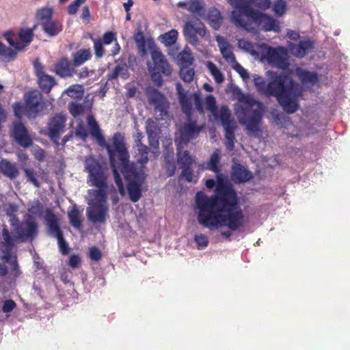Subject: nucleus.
<instances>
[{
    "label": "nucleus",
    "mask_w": 350,
    "mask_h": 350,
    "mask_svg": "<svg viewBox=\"0 0 350 350\" xmlns=\"http://www.w3.org/2000/svg\"><path fill=\"white\" fill-rule=\"evenodd\" d=\"M68 217L70 224L74 228L80 229L82 227V215L76 204L68 209Z\"/></svg>",
    "instance_id": "c85d7f7f"
},
{
    "label": "nucleus",
    "mask_w": 350,
    "mask_h": 350,
    "mask_svg": "<svg viewBox=\"0 0 350 350\" xmlns=\"http://www.w3.org/2000/svg\"><path fill=\"white\" fill-rule=\"evenodd\" d=\"M286 3L284 0H277L273 5V10L278 16H282L286 11Z\"/></svg>",
    "instance_id": "de8ad7c7"
},
{
    "label": "nucleus",
    "mask_w": 350,
    "mask_h": 350,
    "mask_svg": "<svg viewBox=\"0 0 350 350\" xmlns=\"http://www.w3.org/2000/svg\"><path fill=\"white\" fill-rule=\"evenodd\" d=\"M296 73L299 75L301 81L304 83L306 81V70L297 68L296 69Z\"/></svg>",
    "instance_id": "338daca9"
},
{
    "label": "nucleus",
    "mask_w": 350,
    "mask_h": 350,
    "mask_svg": "<svg viewBox=\"0 0 350 350\" xmlns=\"http://www.w3.org/2000/svg\"><path fill=\"white\" fill-rule=\"evenodd\" d=\"M81 265V257L77 254H72L70 256L68 265L73 268H77Z\"/></svg>",
    "instance_id": "680f3d73"
},
{
    "label": "nucleus",
    "mask_w": 350,
    "mask_h": 350,
    "mask_svg": "<svg viewBox=\"0 0 350 350\" xmlns=\"http://www.w3.org/2000/svg\"><path fill=\"white\" fill-rule=\"evenodd\" d=\"M1 173L11 180L15 179L19 174V171L14 163L6 159L0 161Z\"/></svg>",
    "instance_id": "bb28decb"
},
{
    "label": "nucleus",
    "mask_w": 350,
    "mask_h": 350,
    "mask_svg": "<svg viewBox=\"0 0 350 350\" xmlns=\"http://www.w3.org/2000/svg\"><path fill=\"white\" fill-rule=\"evenodd\" d=\"M146 94L149 104L154 107L156 112H159L160 118L163 119L167 116L169 102L165 96L158 90L152 87H148L146 90Z\"/></svg>",
    "instance_id": "2eb2a0df"
},
{
    "label": "nucleus",
    "mask_w": 350,
    "mask_h": 350,
    "mask_svg": "<svg viewBox=\"0 0 350 350\" xmlns=\"http://www.w3.org/2000/svg\"><path fill=\"white\" fill-rule=\"evenodd\" d=\"M90 258L94 261H98L102 258L101 252L96 247L90 248Z\"/></svg>",
    "instance_id": "052dcab7"
},
{
    "label": "nucleus",
    "mask_w": 350,
    "mask_h": 350,
    "mask_svg": "<svg viewBox=\"0 0 350 350\" xmlns=\"http://www.w3.org/2000/svg\"><path fill=\"white\" fill-rule=\"evenodd\" d=\"M239 102L249 107H243L238 116L239 122L245 126L247 131L256 136L260 131L263 116V104L250 94H243L239 98Z\"/></svg>",
    "instance_id": "39448f33"
},
{
    "label": "nucleus",
    "mask_w": 350,
    "mask_h": 350,
    "mask_svg": "<svg viewBox=\"0 0 350 350\" xmlns=\"http://www.w3.org/2000/svg\"><path fill=\"white\" fill-rule=\"evenodd\" d=\"M45 220L49 234L57 239L58 247L61 254L64 256L68 254L70 247L64 238V234L60 228L57 217L52 211L48 210L46 213Z\"/></svg>",
    "instance_id": "f8f14e48"
},
{
    "label": "nucleus",
    "mask_w": 350,
    "mask_h": 350,
    "mask_svg": "<svg viewBox=\"0 0 350 350\" xmlns=\"http://www.w3.org/2000/svg\"><path fill=\"white\" fill-rule=\"evenodd\" d=\"M245 12V16L254 21L256 25H261L265 31H280V23L272 16L265 14L258 10L249 8L246 5H243L241 8Z\"/></svg>",
    "instance_id": "1a4fd4ad"
},
{
    "label": "nucleus",
    "mask_w": 350,
    "mask_h": 350,
    "mask_svg": "<svg viewBox=\"0 0 350 350\" xmlns=\"http://www.w3.org/2000/svg\"><path fill=\"white\" fill-rule=\"evenodd\" d=\"M37 25H35L32 28L22 27L19 29L18 35L20 39V44H22L23 51L27 47L33 40L34 36V30L36 29Z\"/></svg>",
    "instance_id": "cd10ccee"
},
{
    "label": "nucleus",
    "mask_w": 350,
    "mask_h": 350,
    "mask_svg": "<svg viewBox=\"0 0 350 350\" xmlns=\"http://www.w3.org/2000/svg\"><path fill=\"white\" fill-rule=\"evenodd\" d=\"M187 10L193 14L202 17L204 14V8L200 0H188Z\"/></svg>",
    "instance_id": "72a5a7b5"
},
{
    "label": "nucleus",
    "mask_w": 350,
    "mask_h": 350,
    "mask_svg": "<svg viewBox=\"0 0 350 350\" xmlns=\"http://www.w3.org/2000/svg\"><path fill=\"white\" fill-rule=\"evenodd\" d=\"M53 14V10L49 8H42L36 12V18L39 21L42 30L51 37L57 36L63 29L61 22L52 18Z\"/></svg>",
    "instance_id": "9b49d317"
},
{
    "label": "nucleus",
    "mask_w": 350,
    "mask_h": 350,
    "mask_svg": "<svg viewBox=\"0 0 350 350\" xmlns=\"http://www.w3.org/2000/svg\"><path fill=\"white\" fill-rule=\"evenodd\" d=\"M14 235H12L8 230L10 237L13 239L14 248L16 243H24L27 241H32L38 234V224L32 219L22 221L14 228Z\"/></svg>",
    "instance_id": "9d476101"
},
{
    "label": "nucleus",
    "mask_w": 350,
    "mask_h": 350,
    "mask_svg": "<svg viewBox=\"0 0 350 350\" xmlns=\"http://www.w3.org/2000/svg\"><path fill=\"white\" fill-rule=\"evenodd\" d=\"M86 0H75L67 8V12L69 15L77 14L79 7L84 3Z\"/></svg>",
    "instance_id": "3c124183"
},
{
    "label": "nucleus",
    "mask_w": 350,
    "mask_h": 350,
    "mask_svg": "<svg viewBox=\"0 0 350 350\" xmlns=\"http://www.w3.org/2000/svg\"><path fill=\"white\" fill-rule=\"evenodd\" d=\"M2 241H0V252L2 254L1 260L10 265V275L16 278L21 274L17 256L12 254L14 248L13 239L8 234V229L6 226L2 229Z\"/></svg>",
    "instance_id": "0eeeda50"
},
{
    "label": "nucleus",
    "mask_w": 350,
    "mask_h": 350,
    "mask_svg": "<svg viewBox=\"0 0 350 350\" xmlns=\"http://www.w3.org/2000/svg\"><path fill=\"white\" fill-rule=\"evenodd\" d=\"M55 73L61 77H72L75 72L71 62L67 58H61L55 65Z\"/></svg>",
    "instance_id": "393cba45"
},
{
    "label": "nucleus",
    "mask_w": 350,
    "mask_h": 350,
    "mask_svg": "<svg viewBox=\"0 0 350 350\" xmlns=\"http://www.w3.org/2000/svg\"><path fill=\"white\" fill-rule=\"evenodd\" d=\"M66 117L64 114L57 113L52 117L48 123L49 136L53 142H57L60 133L64 131Z\"/></svg>",
    "instance_id": "aec40b11"
},
{
    "label": "nucleus",
    "mask_w": 350,
    "mask_h": 350,
    "mask_svg": "<svg viewBox=\"0 0 350 350\" xmlns=\"http://www.w3.org/2000/svg\"><path fill=\"white\" fill-rule=\"evenodd\" d=\"M185 145H180V148L178 149V144H177V162L180 166V168L193 167L195 163V159L190 155L188 150L182 151Z\"/></svg>",
    "instance_id": "a878e982"
},
{
    "label": "nucleus",
    "mask_w": 350,
    "mask_h": 350,
    "mask_svg": "<svg viewBox=\"0 0 350 350\" xmlns=\"http://www.w3.org/2000/svg\"><path fill=\"white\" fill-rule=\"evenodd\" d=\"M90 16L91 15H90V12L89 8L88 6H84L82 8L81 18L83 20L88 21L90 18Z\"/></svg>",
    "instance_id": "774afa93"
},
{
    "label": "nucleus",
    "mask_w": 350,
    "mask_h": 350,
    "mask_svg": "<svg viewBox=\"0 0 350 350\" xmlns=\"http://www.w3.org/2000/svg\"><path fill=\"white\" fill-rule=\"evenodd\" d=\"M254 83L260 94L275 97L286 113H293L298 109L297 99L301 95V86L290 75L273 73L268 83L262 77L256 75Z\"/></svg>",
    "instance_id": "7ed1b4c3"
},
{
    "label": "nucleus",
    "mask_w": 350,
    "mask_h": 350,
    "mask_svg": "<svg viewBox=\"0 0 350 350\" xmlns=\"http://www.w3.org/2000/svg\"><path fill=\"white\" fill-rule=\"evenodd\" d=\"M266 59L271 65L276 68L284 70L288 66L286 51L283 47H269Z\"/></svg>",
    "instance_id": "6ab92c4d"
},
{
    "label": "nucleus",
    "mask_w": 350,
    "mask_h": 350,
    "mask_svg": "<svg viewBox=\"0 0 350 350\" xmlns=\"http://www.w3.org/2000/svg\"><path fill=\"white\" fill-rule=\"evenodd\" d=\"M194 74V70L189 66H183L180 70V77L186 83H190L193 81Z\"/></svg>",
    "instance_id": "79ce46f5"
},
{
    "label": "nucleus",
    "mask_w": 350,
    "mask_h": 350,
    "mask_svg": "<svg viewBox=\"0 0 350 350\" xmlns=\"http://www.w3.org/2000/svg\"><path fill=\"white\" fill-rule=\"evenodd\" d=\"M94 42V50L95 55L97 58H101L105 54V49L103 46V42L100 38H94L91 37Z\"/></svg>",
    "instance_id": "a18cd8bd"
},
{
    "label": "nucleus",
    "mask_w": 350,
    "mask_h": 350,
    "mask_svg": "<svg viewBox=\"0 0 350 350\" xmlns=\"http://www.w3.org/2000/svg\"><path fill=\"white\" fill-rule=\"evenodd\" d=\"M68 109L70 114L74 118H77L82 113L84 110V107L81 104L77 103L75 102H70L68 103Z\"/></svg>",
    "instance_id": "09e8293b"
},
{
    "label": "nucleus",
    "mask_w": 350,
    "mask_h": 350,
    "mask_svg": "<svg viewBox=\"0 0 350 350\" xmlns=\"http://www.w3.org/2000/svg\"><path fill=\"white\" fill-rule=\"evenodd\" d=\"M87 122L91 136L100 146L105 147L107 150L114 181L120 194L122 196H124L125 189L119 171L122 172L127 182L126 187L130 200L133 202H137L142 197V187L146 178V174L142 167L137 166L134 162H130V155L123 135L119 132L113 135L112 137L113 148H112L106 142L101 129L94 116H89Z\"/></svg>",
    "instance_id": "f03ea898"
},
{
    "label": "nucleus",
    "mask_w": 350,
    "mask_h": 350,
    "mask_svg": "<svg viewBox=\"0 0 350 350\" xmlns=\"http://www.w3.org/2000/svg\"><path fill=\"white\" fill-rule=\"evenodd\" d=\"M28 212L33 215H40L43 212V205L38 199L28 205Z\"/></svg>",
    "instance_id": "c03bdc74"
},
{
    "label": "nucleus",
    "mask_w": 350,
    "mask_h": 350,
    "mask_svg": "<svg viewBox=\"0 0 350 350\" xmlns=\"http://www.w3.org/2000/svg\"><path fill=\"white\" fill-rule=\"evenodd\" d=\"M38 83L41 90L46 94L51 92L56 83L55 78L47 74L38 78Z\"/></svg>",
    "instance_id": "c756f323"
},
{
    "label": "nucleus",
    "mask_w": 350,
    "mask_h": 350,
    "mask_svg": "<svg viewBox=\"0 0 350 350\" xmlns=\"http://www.w3.org/2000/svg\"><path fill=\"white\" fill-rule=\"evenodd\" d=\"M207 19L211 26L213 28L217 29L219 28L222 23L223 18L220 12L217 9L212 8L208 10Z\"/></svg>",
    "instance_id": "7c9ffc66"
},
{
    "label": "nucleus",
    "mask_w": 350,
    "mask_h": 350,
    "mask_svg": "<svg viewBox=\"0 0 350 350\" xmlns=\"http://www.w3.org/2000/svg\"><path fill=\"white\" fill-rule=\"evenodd\" d=\"M206 66L217 83H220L224 81V77L223 74L214 63L207 62Z\"/></svg>",
    "instance_id": "58836bf2"
},
{
    "label": "nucleus",
    "mask_w": 350,
    "mask_h": 350,
    "mask_svg": "<svg viewBox=\"0 0 350 350\" xmlns=\"http://www.w3.org/2000/svg\"><path fill=\"white\" fill-rule=\"evenodd\" d=\"M151 58L152 65L148 64L151 79L156 85L161 86L163 82L161 75L170 76L172 73V68L164 55L160 51L152 50L151 51Z\"/></svg>",
    "instance_id": "6e6552de"
},
{
    "label": "nucleus",
    "mask_w": 350,
    "mask_h": 350,
    "mask_svg": "<svg viewBox=\"0 0 350 350\" xmlns=\"http://www.w3.org/2000/svg\"><path fill=\"white\" fill-rule=\"evenodd\" d=\"M219 120L225 130L226 146L229 150H232L234 148V131L237 129V123L228 106L221 107Z\"/></svg>",
    "instance_id": "ddd939ff"
},
{
    "label": "nucleus",
    "mask_w": 350,
    "mask_h": 350,
    "mask_svg": "<svg viewBox=\"0 0 350 350\" xmlns=\"http://www.w3.org/2000/svg\"><path fill=\"white\" fill-rule=\"evenodd\" d=\"M196 204L198 210V221L211 230L227 227L230 231H241L246 219L238 204V196L230 185L219 181L214 194L208 196L202 191L196 194Z\"/></svg>",
    "instance_id": "f257e3e1"
},
{
    "label": "nucleus",
    "mask_w": 350,
    "mask_h": 350,
    "mask_svg": "<svg viewBox=\"0 0 350 350\" xmlns=\"http://www.w3.org/2000/svg\"><path fill=\"white\" fill-rule=\"evenodd\" d=\"M206 27L204 24L198 18L193 21H187L183 27L185 37L192 45H197L199 43L198 35L204 37L206 35Z\"/></svg>",
    "instance_id": "f3484780"
},
{
    "label": "nucleus",
    "mask_w": 350,
    "mask_h": 350,
    "mask_svg": "<svg viewBox=\"0 0 350 350\" xmlns=\"http://www.w3.org/2000/svg\"><path fill=\"white\" fill-rule=\"evenodd\" d=\"M178 59L184 66H189L193 62V57L190 51L184 50L178 55Z\"/></svg>",
    "instance_id": "37998d69"
},
{
    "label": "nucleus",
    "mask_w": 350,
    "mask_h": 350,
    "mask_svg": "<svg viewBox=\"0 0 350 350\" xmlns=\"http://www.w3.org/2000/svg\"><path fill=\"white\" fill-rule=\"evenodd\" d=\"M33 68L35 70V74L38 78L42 77V75H46L44 72V66L42 64L39 62L38 59H36L33 62Z\"/></svg>",
    "instance_id": "bf43d9fd"
},
{
    "label": "nucleus",
    "mask_w": 350,
    "mask_h": 350,
    "mask_svg": "<svg viewBox=\"0 0 350 350\" xmlns=\"http://www.w3.org/2000/svg\"><path fill=\"white\" fill-rule=\"evenodd\" d=\"M23 171L28 181L31 182L36 187L38 188L40 187V184L37 178V174L33 169L25 167L23 169Z\"/></svg>",
    "instance_id": "49530a36"
},
{
    "label": "nucleus",
    "mask_w": 350,
    "mask_h": 350,
    "mask_svg": "<svg viewBox=\"0 0 350 350\" xmlns=\"http://www.w3.org/2000/svg\"><path fill=\"white\" fill-rule=\"evenodd\" d=\"M92 57L90 49L77 51L73 57V66L77 67L82 65Z\"/></svg>",
    "instance_id": "2f4dec72"
},
{
    "label": "nucleus",
    "mask_w": 350,
    "mask_h": 350,
    "mask_svg": "<svg viewBox=\"0 0 350 350\" xmlns=\"http://www.w3.org/2000/svg\"><path fill=\"white\" fill-rule=\"evenodd\" d=\"M13 111L14 116L19 119L21 118L23 115L26 116L25 103L24 105L19 102L14 103Z\"/></svg>",
    "instance_id": "8fccbe9b"
},
{
    "label": "nucleus",
    "mask_w": 350,
    "mask_h": 350,
    "mask_svg": "<svg viewBox=\"0 0 350 350\" xmlns=\"http://www.w3.org/2000/svg\"><path fill=\"white\" fill-rule=\"evenodd\" d=\"M75 135L83 141H85L88 137V131L84 125L82 124H79L77 126L75 129Z\"/></svg>",
    "instance_id": "5fc2aeb1"
},
{
    "label": "nucleus",
    "mask_w": 350,
    "mask_h": 350,
    "mask_svg": "<svg viewBox=\"0 0 350 350\" xmlns=\"http://www.w3.org/2000/svg\"><path fill=\"white\" fill-rule=\"evenodd\" d=\"M113 41H115V42L117 41L116 33L115 32L109 31L104 33L103 36V40H102V42H103V44H110Z\"/></svg>",
    "instance_id": "864d4df0"
},
{
    "label": "nucleus",
    "mask_w": 350,
    "mask_h": 350,
    "mask_svg": "<svg viewBox=\"0 0 350 350\" xmlns=\"http://www.w3.org/2000/svg\"><path fill=\"white\" fill-rule=\"evenodd\" d=\"M128 68L126 64H118L113 69L111 74L109 76V79H116L119 76L123 78H127Z\"/></svg>",
    "instance_id": "a19ab883"
},
{
    "label": "nucleus",
    "mask_w": 350,
    "mask_h": 350,
    "mask_svg": "<svg viewBox=\"0 0 350 350\" xmlns=\"http://www.w3.org/2000/svg\"><path fill=\"white\" fill-rule=\"evenodd\" d=\"M230 4L236 8L238 10H233L231 12V21L237 27H241L247 31L254 29L252 24L245 21L243 16H245V12L241 8L243 5H246L249 8L252 5L258 9V11H266L271 5V0H229Z\"/></svg>",
    "instance_id": "423d86ee"
},
{
    "label": "nucleus",
    "mask_w": 350,
    "mask_h": 350,
    "mask_svg": "<svg viewBox=\"0 0 350 350\" xmlns=\"http://www.w3.org/2000/svg\"><path fill=\"white\" fill-rule=\"evenodd\" d=\"M85 168L92 185L98 189L94 191V201L87 208V216L92 223H105L108 212L107 204L106 176L100 163L90 156L85 160Z\"/></svg>",
    "instance_id": "20e7f679"
},
{
    "label": "nucleus",
    "mask_w": 350,
    "mask_h": 350,
    "mask_svg": "<svg viewBox=\"0 0 350 350\" xmlns=\"http://www.w3.org/2000/svg\"><path fill=\"white\" fill-rule=\"evenodd\" d=\"M135 40L139 45L144 46L145 38L142 31H139L137 32V33L135 35Z\"/></svg>",
    "instance_id": "69168bd1"
},
{
    "label": "nucleus",
    "mask_w": 350,
    "mask_h": 350,
    "mask_svg": "<svg viewBox=\"0 0 350 350\" xmlns=\"http://www.w3.org/2000/svg\"><path fill=\"white\" fill-rule=\"evenodd\" d=\"M194 240L198 246L206 247L208 243L207 237L203 234L196 235Z\"/></svg>",
    "instance_id": "e2e57ef3"
},
{
    "label": "nucleus",
    "mask_w": 350,
    "mask_h": 350,
    "mask_svg": "<svg viewBox=\"0 0 350 350\" xmlns=\"http://www.w3.org/2000/svg\"><path fill=\"white\" fill-rule=\"evenodd\" d=\"M12 135L17 144L24 148H29L33 143L27 128L20 121L14 123Z\"/></svg>",
    "instance_id": "412c9836"
},
{
    "label": "nucleus",
    "mask_w": 350,
    "mask_h": 350,
    "mask_svg": "<svg viewBox=\"0 0 350 350\" xmlns=\"http://www.w3.org/2000/svg\"><path fill=\"white\" fill-rule=\"evenodd\" d=\"M231 177L236 183H245L253 178L252 173L240 163H234L232 167Z\"/></svg>",
    "instance_id": "5701e85b"
},
{
    "label": "nucleus",
    "mask_w": 350,
    "mask_h": 350,
    "mask_svg": "<svg viewBox=\"0 0 350 350\" xmlns=\"http://www.w3.org/2000/svg\"><path fill=\"white\" fill-rule=\"evenodd\" d=\"M203 126L197 125L196 121H192L187 119L180 128V137L176 139V142L178 144V149L180 145L187 146L191 139L196 138L200 132L202 130Z\"/></svg>",
    "instance_id": "a211bd4d"
},
{
    "label": "nucleus",
    "mask_w": 350,
    "mask_h": 350,
    "mask_svg": "<svg viewBox=\"0 0 350 350\" xmlns=\"http://www.w3.org/2000/svg\"><path fill=\"white\" fill-rule=\"evenodd\" d=\"M24 100L28 118H36L46 107L43 95L38 90H31L25 94Z\"/></svg>",
    "instance_id": "4468645a"
},
{
    "label": "nucleus",
    "mask_w": 350,
    "mask_h": 350,
    "mask_svg": "<svg viewBox=\"0 0 350 350\" xmlns=\"http://www.w3.org/2000/svg\"><path fill=\"white\" fill-rule=\"evenodd\" d=\"M181 169L182 172L180 178H184L187 182L191 183L193 176V167H182Z\"/></svg>",
    "instance_id": "603ef678"
},
{
    "label": "nucleus",
    "mask_w": 350,
    "mask_h": 350,
    "mask_svg": "<svg viewBox=\"0 0 350 350\" xmlns=\"http://www.w3.org/2000/svg\"><path fill=\"white\" fill-rule=\"evenodd\" d=\"M16 307V302L12 299L5 300L2 306V311L5 313L12 312Z\"/></svg>",
    "instance_id": "13d9d810"
},
{
    "label": "nucleus",
    "mask_w": 350,
    "mask_h": 350,
    "mask_svg": "<svg viewBox=\"0 0 350 350\" xmlns=\"http://www.w3.org/2000/svg\"><path fill=\"white\" fill-rule=\"evenodd\" d=\"M220 51L221 53L222 57L230 63L233 64L234 62H236L237 59L236 57L233 53V52L231 50L230 45L228 42H225L219 46Z\"/></svg>",
    "instance_id": "c9c22d12"
},
{
    "label": "nucleus",
    "mask_w": 350,
    "mask_h": 350,
    "mask_svg": "<svg viewBox=\"0 0 350 350\" xmlns=\"http://www.w3.org/2000/svg\"><path fill=\"white\" fill-rule=\"evenodd\" d=\"M15 34L13 31L10 30L4 32L3 37L8 44L13 46L14 49L7 47L3 42L0 41V57L5 62H12L17 57V51H23V44L19 41L14 40Z\"/></svg>",
    "instance_id": "dca6fc26"
},
{
    "label": "nucleus",
    "mask_w": 350,
    "mask_h": 350,
    "mask_svg": "<svg viewBox=\"0 0 350 350\" xmlns=\"http://www.w3.org/2000/svg\"><path fill=\"white\" fill-rule=\"evenodd\" d=\"M178 35L177 30L171 29L160 36L161 41L166 46H171L176 42Z\"/></svg>",
    "instance_id": "e433bc0d"
},
{
    "label": "nucleus",
    "mask_w": 350,
    "mask_h": 350,
    "mask_svg": "<svg viewBox=\"0 0 350 350\" xmlns=\"http://www.w3.org/2000/svg\"><path fill=\"white\" fill-rule=\"evenodd\" d=\"M206 109L210 111L215 119L219 118L220 113L216 105V100L213 95H208L205 99Z\"/></svg>",
    "instance_id": "ea45409f"
},
{
    "label": "nucleus",
    "mask_w": 350,
    "mask_h": 350,
    "mask_svg": "<svg viewBox=\"0 0 350 350\" xmlns=\"http://www.w3.org/2000/svg\"><path fill=\"white\" fill-rule=\"evenodd\" d=\"M322 75L308 70V90L312 87L319 88L322 84Z\"/></svg>",
    "instance_id": "4c0bfd02"
},
{
    "label": "nucleus",
    "mask_w": 350,
    "mask_h": 350,
    "mask_svg": "<svg viewBox=\"0 0 350 350\" xmlns=\"http://www.w3.org/2000/svg\"><path fill=\"white\" fill-rule=\"evenodd\" d=\"M233 68L240 75L243 79H247L250 77V75L246 69H245L237 61L233 63Z\"/></svg>",
    "instance_id": "6e6d98bb"
},
{
    "label": "nucleus",
    "mask_w": 350,
    "mask_h": 350,
    "mask_svg": "<svg viewBox=\"0 0 350 350\" xmlns=\"http://www.w3.org/2000/svg\"><path fill=\"white\" fill-rule=\"evenodd\" d=\"M239 45L242 49H245L246 51H250L253 49L252 44L245 40H240L239 41Z\"/></svg>",
    "instance_id": "0e129e2a"
},
{
    "label": "nucleus",
    "mask_w": 350,
    "mask_h": 350,
    "mask_svg": "<svg viewBox=\"0 0 350 350\" xmlns=\"http://www.w3.org/2000/svg\"><path fill=\"white\" fill-rule=\"evenodd\" d=\"M308 124L310 125V126H308V135L317 133L318 128L321 126L318 116L314 113L308 114Z\"/></svg>",
    "instance_id": "f704fd0d"
},
{
    "label": "nucleus",
    "mask_w": 350,
    "mask_h": 350,
    "mask_svg": "<svg viewBox=\"0 0 350 350\" xmlns=\"http://www.w3.org/2000/svg\"><path fill=\"white\" fill-rule=\"evenodd\" d=\"M137 147V152H136V159L138 163H135L137 166H140L143 167V170L144 171V165L148 161V148L146 145H140Z\"/></svg>",
    "instance_id": "473e14b6"
},
{
    "label": "nucleus",
    "mask_w": 350,
    "mask_h": 350,
    "mask_svg": "<svg viewBox=\"0 0 350 350\" xmlns=\"http://www.w3.org/2000/svg\"><path fill=\"white\" fill-rule=\"evenodd\" d=\"M176 90L181 109L187 116V120H190L192 113V96L191 95L189 97L187 96V92H185V90L183 88L180 83L176 84Z\"/></svg>",
    "instance_id": "4be33fe9"
},
{
    "label": "nucleus",
    "mask_w": 350,
    "mask_h": 350,
    "mask_svg": "<svg viewBox=\"0 0 350 350\" xmlns=\"http://www.w3.org/2000/svg\"><path fill=\"white\" fill-rule=\"evenodd\" d=\"M221 152L215 149L211 154L208 161L200 165L203 170H207L215 172L217 176L221 175Z\"/></svg>",
    "instance_id": "b1692460"
},
{
    "label": "nucleus",
    "mask_w": 350,
    "mask_h": 350,
    "mask_svg": "<svg viewBox=\"0 0 350 350\" xmlns=\"http://www.w3.org/2000/svg\"><path fill=\"white\" fill-rule=\"evenodd\" d=\"M81 88L80 85H72L70 86L66 90L67 94L72 98L79 97L82 93V92L79 90Z\"/></svg>",
    "instance_id": "4d7b16f0"
}]
</instances>
